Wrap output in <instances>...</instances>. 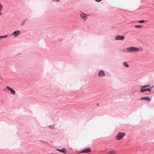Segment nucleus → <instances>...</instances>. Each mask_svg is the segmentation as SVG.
Segmentation results:
<instances>
[{"label": "nucleus", "instance_id": "obj_18", "mask_svg": "<svg viewBox=\"0 0 154 154\" xmlns=\"http://www.w3.org/2000/svg\"><path fill=\"white\" fill-rule=\"evenodd\" d=\"M144 21V20H140L139 21V22L140 23H143Z\"/></svg>", "mask_w": 154, "mask_h": 154}, {"label": "nucleus", "instance_id": "obj_3", "mask_svg": "<svg viewBox=\"0 0 154 154\" xmlns=\"http://www.w3.org/2000/svg\"><path fill=\"white\" fill-rule=\"evenodd\" d=\"M124 39V37L123 35H117L115 37V39L116 40H123Z\"/></svg>", "mask_w": 154, "mask_h": 154}, {"label": "nucleus", "instance_id": "obj_10", "mask_svg": "<svg viewBox=\"0 0 154 154\" xmlns=\"http://www.w3.org/2000/svg\"><path fill=\"white\" fill-rule=\"evenodd\" d=\"M140 100H145L146 101H149L151 99L150 98V97H143L142 98H141L140 99Z\"/></svg>", "mask_w": 154, "mask_h": 154}, {"label": "nucleus", "instance_id": "obj_4", "mask_svg": "<svg viewBox=\"0 0 154 154\" xmlns=\"http://www.w3.org/2000/svg\"><path fill=\"white\" fill-rule=\"evenodd\" d=\"M91 152V149L90 148H87L82 150L80 153H88Z\"/></svg>", "mask_w": 154, "mask_h": 154}, {"label": "nucleus", "instance_id": "obj_17", "mask_svg": "<svg viewBox=\"0 0 154 154\" xmlns=\"http://www.w3.org/2000/svg\"><path fill=\"white\" fill-rule=\"evenodd\" d=\"M134 27L135 28H140L141 27V26L140 25H135L134 26Z\"/></svg>", "mask_w": 154, "mask_h": 154}, {"label": "nucleus", "instance_id": "obj_7", "mask_svg": "<svg viewBox=\"0 0 154 154\" xmlns=\"http://www.w3.org/2000/svg\"><path fill=\"white\" fill-rule=\"evenodd\" d=\"M6 88L8 90L10 91L11 93L12 94H15V92L14 90H13L9 86H7Z\"/></svg>", "mask_w": 154, "mask_h": 154}, {"label": "nucleus", "instance_id": "obj_20", "mask_svg": "<svg viewBox=\"0 0 154 154\" xmlns=\"http://www.w3.org/2000/svg\"><path fill=\"white\" fill-rule=\"evenodd\" d=\"M98 2H99L102 1V0H94Z\"/></svg>", "mask_w": 154, "mask_h": 154}, {"label": "nucleus", "instance_id": "obj_6", "mask_svg": "<svg viewBox=\"0 0 154 154\" xmlns=\"http://www.w3.org/2000/svg\"><path fill=\"white\" fill-rule=\"evenodd\" d=\"M105 74L103 71L100 70L98 73V75L99 77L104 76Z\"/></svg>", "mask_w": 154, "mask_h": 154}, {"label": "nucleus", "instance_id": "obj_13", "mask_svg": "<svg viewBox=\"0 0 154 154\" xmlns=\"http://www.w3.org/2000/svg\"><path fill=\"white\" fill-rule=\"evenodd\" d=\"M80 16L82 18H84L86 17V15L82 13L80 14Z\"/></svg>", "mask_w": 154, "mask_h": 154}, {"label": "nucleus", "instance_id": "obj_21", "mask_svg": "<svg viewBox=\"0 0 154 154\" xmlns=\"http://www.w3.org/2000/svg\"><path fill=\"white\" fill-rule=\"evenodd\" d=\"M57 1H59V0H56Z\"/></svg>", "mask_w": 154, "mask_h": 154}, {"label": "nucleus", "instance_id": "obj_2", "mask_svg": "<svg viewBox=\"0 0 154 154\" xmlns=\"http://www.w3.org/2000/svg\"><path fill=\"white\" fill-rule=\"evenodd\" d=\"M125 134L124 133H119L116 137V138L117 140L122 139L125 135Z\"/></svg>", "mask_w": 154, "mask_h": 154}, {"label": "nucleus", "instance_id": "obj_5", "mask_svg": "<svg viewBox=\"0 0 154 154\" xmlns=\"http://www.w3.org/2000/svg\"><path fill=\"white\" fill-rule=\"evenodd\" d=\"M21 33V32L19 30L14 31L12 33V35H14L15 37L18 36Z\"/></svg>", "mask_w": 154, "mask_h": 154}, {"label": "nucleus", "instance_id": "obj_11", "mask_svg": "<svg viewBox=\"0 0 154 154\" xmlns=\"http://www.w3.org/2000/svg\"><path fill=\"white\" fill-rule=\"evenodd\" d=\"M107 154H116L115 151L114 150H112L109 151Z\"/></svg>", "mask_w": 154, "mask_h": 154}, {"label": "nucleus", "instance_id": "obj_19", "mask_svg": "<svg viewBox=\"0 0 154 154\" xmlns=\"http://www.w3.org/2000/svg\"><path fill=\"white\" fill-rule=\"evenodd\" d=\"M26 20H24L21 23V25H23L25 22Z\"/></svg>", "mask_w": 154, "mask_h": 154}, {"label": "nucleus", "instance_id": "obj_16", "mask_svg": "<svg viewBox=\"0 0 154 154\" xmlns=\"http://www.w3.org/2000/svg\"><path fill=\"white\" fill-rule=\"evenodd\" d=\"M7 36H8L7 35H6L5 36H1L0 37V38H6V37H7Z\"/></svg>", "mask_w": 154, "mask_h": 154}, {"label": "nucleus", "instance_id": "obj_1", "mask_svg": "<svg viewBox=\"0 0 154 154\" xmlns=\"http://www.w3.org/2000/svg\"><path fill=\"white\" fill-rule=\"evenodd\" d=\"M127 51H138L140 50V48L133 46L128 47L127 48Z\"/></svg>", "mask_w": 154, "mask_h": 154}, {"label": "nucleus", "instance_id": "obj_9", "mask_svg": "<svg viewBox=\"0 0 154 154\" xmlns=\"http://www.w3.org/2000/svg\"><path fill=\"white\" fill-rule=\"evenodd\" d=\"M58 151L62 152L64 153H66L67 152L66 149L65 148H63L61 149H56Z\"/></svg>", "mask_w": 154, "mask_h": 154}, {"label": "nucleus", "instance_id": "obj_14", "mask_svg": "<svg viewBox=\"0 0 154 154\" xmlns=\"http://www.w3.org/2000/svg\"><path fill=\"white\" fill-rule=\"evenodd\" d=\"M123 65L125 67H129V66L127 64V63L125 62H124L123 63Z\"/></svg>", "mask_w": 154, "mask_h": 154}, {"label": "nucleus", "instance_id": "obj_15", "mask_svg": "<svg viewBox=\"0 0 154 154\" xmlns=\"http://www.w3.org/2000/svg\"><path fill=\"white\" fill-rule=\"evenodd\" d=\"M149 85H145L144 86H142L141 88H145L146 87H149Z\"/></svg>", "mask_w": 154, "mask_h": 154}, {"label": "nucleus", "instance_id": "obj_8", "mask_svg": "<svg viewBox=\"0 0 154 154\" xmlns=\"http://www.w3.org/2000/svg\"><path fill=\"white\" fill-rule=\"evenodd\" d=\"M141 88L140 91L141 92H143L145 91H149V92H150L151 90L149 88Z\"/></svg>", "mask_w": 154, "mask_h": 154}, {"label": "nucleus", "instance_id": "obj_12", "mask_svg": "<svg viewBox=\"0 0 154 154\" xmlns=\"http://www.w3.org/2000/svg\"><path fill=\"white\" fill-rule=\"evenodd\" d=\"M3 6L0 3V16L2 15V13L1 12L2 8Z\"/></svg>", "mask_w": 154, "mask_h": 154}]
</instances>
